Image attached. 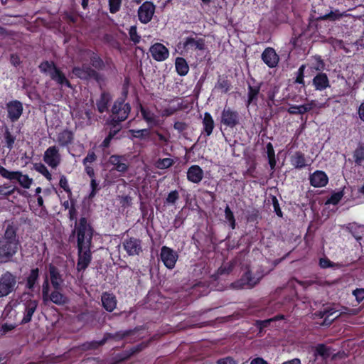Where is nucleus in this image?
<instances>
[{"mask_svg": "<svg viewBox=\"0 0 364 364\" xmlns=\"http://www.w3.org/2000/svg\"><path fill=\"white\" fill-rule=\"evenodd\" d=\"M250 364H268L265 360L261 358H257L253 359Z\"/></svg>", "mask_w": 364, "mask_h": 364, "instance_id": "64", "label": "nucleus"}, {"mask_svg": "<svg viewBox=\"0 0 364 364\" xmlns=\"http://www.w3.org/2000/svg\"><path fill=\"white\" fill-rule=\"evenodd\" d=\"M315 355L322 357L327 356L328 355V350L324 345H318L316 348Z\"/></svg>", "mask_w": 364, "mask_h": 364, "instance_id": "55", "label": "nucleus"}, {"mask_svg": "<svg viewBox=\"0 0 364 364\" xmlns=\"http://www.w3.org/2000/svg\"><path fill=\"white\" fill-rule=\"evenodd\" d=\"M353 157L356 164L362 165L364 161V149L363 147L356 149Z\"/></svg>", "mask_w": 364, "mask_h": 364, "instance_id": "46", "label": "nucleus"}, {"mask_svg": "<svg viewBox=\"0 0 364 364\" xmlns=\"http://www.w3.org/2000/svg\"><path fill=\"white\" fill-rule=\"evenodd\" d=\"M179 199V193L177 190L171 191L167 196L165 200V204L174 205Z\"/></svg>", "mask_w": 364, "mask_h": 364, "instance_id": "42", "label": "nucleus"}, {"mask_svg": "<svg viewBox=\"0 0 364 364\" xmlns=\"http://www.w3.org/2000/svg\"><path fill=\"white\" fill-rule=\"evenodd\" d=\"M112 95L109 92L104 91L96 101V107L99 113L102 114L108 110V107L112 101Z\"/></svg>", "mask_w": 364, "mask_h": 364, "instance_id": "25", "label": "nucleus"}, {"mask_svg": "<svg viewBox=\"0 0 364 364\" xmlns=\"http://www.w3.org/2000/svg\"><path fill=\"white\" fill-rule=\"evenodd\" d=\"M40 278V270L38 267L32 268L28 274L25 277V288L28 292H33L38 284Z\"/></svg>", "mask_w": 364, "mask_h": 364, "instance_id": "17", "label": "nucleus"}, {"mask_svg": "<svg viewBox=\"0 0 364 364\" xmlns=\"http://www.w3.org/2000/svg\"><path fill=\"white\" fill-rule=\"evenodd\" d=\"M306 105H311V109H321V108H323V107H326L327 106V104L326 102H324V103H321V102H318L316 101H314V100H311V102L306 103Z\"/></svg>", "mask_w": 364, "mask_h": 364, "instance_id": "59", "label": "nucleus"}, {"mask_svg": "<svg viewBox=\"0 0 364 364\" xmlns=\"http://www.w3.org/2000/svg\"><path fill=\"white\" fill-rule=\"evenodd\" d=\"M132 198L129 196H124L122 197L121 203L122 206H129L132 204Z\"/></svg>", "mask_w": 364, "mask_h": 364, "instance_id": "61", "label": "nucleus"}, {"mask_svg": "<svg viewBox=\"0 0 364 364\" xmlns=\"http://www.w3.org/2000/svg\"><path fill=\"white\" fill-rule=\"evenodd\" d=\"M310 183L316 188L324 187L328 181V178L325 172L316 171L309 176Z\"/></svg>", "mask_w": 364, "mask_h": 364, "instance_id": "22", "label": "nucleus"}, {"mask_svg": "<svg viewBox=\"0 0 364 364\" xmlns=\"http://www.w3.org/2000/svg\"><path fill=\"white\" fill-rule=\"evenodd\" d=\"M102 307L108 312H112L117 306L116 296L109 292H103L101 296Z\"/></svg>", "mask_w": 364, "mask_h": 364, "instance_id": "24", "label": "nucleus"}, {"mask_svg": "<svg viewBox=\"0 0 364 364\" xmlns=\"http://www.w3.org/2000/svg\"><path fill=\"white\" fill-rule=\"evenodd\" d=\"M105 343V340L103 337L100 341H92L84 343L82 345V348L85 350H96L104 346Z\"/></svg>", "mask_w": 364, "mask_h": 364, "instance_id": "38", "label": "nucleus"}, {"mask_svg": "<svg viewBox=\"0 0 364 364\" xmlns=\"http://www.w3.org/2000/svg\"><path fill=\"white\" fill-rule=\"evenodd\" d=\"M186 173L188 181L193 183H199L204 176L203 170L198 165L191 166Z\"/></svg>", "mask_w": 364, "mask_h": 364, "instance_id": "23", "label": "nucleus"}, {"mask_svg": "<svg viewBox=\"0 0 364 364\" xmlns=\"http://www.w3.org/2000/svg\"><path fill=\"white\" fill-rule=\"evenodd\" d=\"M174 161L171 158L159 159L156 161V167L160 169H165L171 167Z\"/></svg>", "mask_w": 364, "mask_h": 364, "instance_id": "43", "label": "nucleus"}, {"mask_svg": "<svg viewBox=\"0 0 364 364\" xmlns=\"http://www.w3.org/2000/svg\"><path fill=\"white\" fill-rule=\"evenodd\" d=\"M160 258L166 268L173 269L178 260V255L173 249L163 246L161 248Z\"/></svg>", "mask_w": 364, "mask_h": 364, "instance_id": "10", "label": "nucleus"}, {"mask_svg": "<svg viewBox=\"0 0 364 364\" xmlns=\"http://www.w3.org/2000/svg\"><path fill=\"white\" fill-rule=\"evenodd\" d=\"M85 173L91 178H93L95 176V171L92 166L90 165H84Z\"/></svg>", "mask_w": 364, "mask_h": 364, "instance_id": "60", "label": "nucleus"}, {"mask_svg": "<svg viewBox=\"0 0 364 364\" xmlns=\"http://www.w3.org/2000/svg\"><path fill=\"white\" fill-rule=\"evenodd\" d=\"M0 175L6 179L11 182L16 181L19 185L25 188H30L33 183V178H30L28 175L23 174L21 171H9L0 165Z\"/></svg>", "mask_w": 364, "mask_h": 364, "instance_id": "7", "label": "nucleus"}, {"mask_svg": "<svg viewBox=\"0 0 364 364\" xmlns=\"http://www.w3.org/2000/svg\"><path fill=\"white\" fill-rule=\"evenodd\" d=\"M97 160V155L95 151H89L87 156L82 160L83 165H90Z\"/></svg>", "mask_w": 364, "mask_h": 364, "instance_id": "51", "label": "nucleus"}, {"mask_svg": "<svg viewBox=\"0 0 364 364\" xmlns=\"http://www.w3.org/2000/svg\"><path fill=\"white\" fill-rule=\"evenodd\" d=\"M16 191L18 193H21V190L16 186H11L8 183L0 184V197L3 198H8L12 196Z\"/></svg>", "mask_w": 364, "mask_h": 364, "instance_id": "33", "label": "nucleus"}, {"mask_svg": "<svg viewBox=\"0 0 364 364\" xmlns=\"http://www.w3.org/2000/svg\"><path fill=\"white\" fill-rule=\"evenodd\" d=\"M59 186L61 188H63L68 193L69 198H72V195H73L72 191L69 186V184H68V180H67V178L65 177V176H64V175L60 176Z\"/></svg>", "mask_w": 364, "mask_h": 364, "instance_id": "44", "label": "nucleus"}, {"mask_svg": "<svg viewBox=\"0 0 364 364\" xmlns=\"http://www.w3.org/2000/svg\"><path fill=\"white\" fill-rule=\"evenodd\" d=\"M139 109L142 119L149 127H156L159 124V117L156 116L149 108L144 107L141 104H139Z\"/></svg>", "mask_w": 364, "mask_h": 364, "instance_id": "19", "label": "nucleus"}, {"mask_svg": "<svg viewBox=\"0 0 364 364\" xmlns=\"http://www.w3.org/2000/svg\"><path fill=\"white\" fill-rule=\"evenodd\" d=\"M42 73L50 76V79L60 86L72 87L70 82L67 79L65 73L56 66L53 61H43L38 66Z\"/></svg>", "mask_w": 364, "mask_h": 364, "instance_id": "4", "label": "nucleus"}, {"mask_svg": "<svg viewBox=\"0 0 364 364\" xmlns=\"http://www.w3.org/2000/svg\"><path fill=\"white\" fill-rule=\"evenodd\" d=\"M155 5L149 1L144 2L138 9V18L141 23L146 24L150 22L155 12Z\"/></svg>", "mask_w": 364, "mask_h": 364, "instance_id": "12", "label": "nucleus"}, {"mask_svg": "<svg viewBox=\"0 0 364 364\" xmlns=\"http://www.w3.org/2000/svg\"><path fill=\"white\" fill-rule=\"evenodd\" d=\"M313 161L310 159H306L305 155L301 151L295 152L290 158L291 164L298 169L303 168L307 166H310Z\"/></svg>", "mask_w": 364, "mask_h": 364, "instance_id": "20", "label": "nucleus"}, {"mask_svg": "<svg viewBox=\"0 0 364 364\" xmlns=\"http://www.w3.org/2000/svg\"><path fill=\"white\" fill-rule=\"evenodd\" d=\"M73 73L82 80L93 79L99 82L101 79L100 74L94 68L87 65H82L73 68Z\"/></svg>", "mask_w": 364, "mask_h": 364, "instance_id": "9", "label": "nucleus"}, {"mask_svg": "<svg viewBox=\"0 0 364 364\" xmlns=\"http://www.w3.org/2000/svg\"><path fill=\"white\" fill-rule=\"evenodd\" d=\"M60 289H54V290L49 294L48 300L53 304L61 306L68 304V299L66 296L60 291Z\"/></svg>", "mask_w": 364, "mask_h": 364, "instance_id": "31", "label": "nucleus"}, {"mask_svg": "<svg viewBox=\"0 0 364 364\" xmlns=\"http://www.w3.org/2000/svg\"><path fill=\"white\" fill-rule=\"evenodd\" d=\"M122 0H109V9L111 14H116L119 11Z\"/></svg>", "mask_w": 364, "mask_h": 364, "instance_id": "49", "label": "nucleus"}, {"mask_svg": "<svg viewBox=\"0 0 364 364\" xmlns=\"http://www.w3.org/2000/svg\"><path fill=\"white\" fill-rule=\"evenodd\" d=\"M188 127V125L186 123L183 122H176L173 124V128L177 130L179 133L183 132L185 131Z\"/></svg>", "mask_w": 364, "mask_h": 364, "instance_id": "56", "label": "nucleus"}, {"mask_svg": "<svg viewBox=\"0 0 364 364\" xmlns=\"http://www.w3.org/2000/svg\"><path fill=\"white\" fill-rule=\"evenodd\" d=\"M129 35L130 41L135 45L139 43L141 41V36L137 33V28L136 26H132L129 29Z\"/></svg>", "mask_w": 364, "mask_h": 364, "instance_id": "45", "label": "nucleus"}, {"mask_svg": "<svg viewBox=\"0 0 364 364\" xmlns=\"http://www.w3.org/2000/svg\"><path fill=\"white\" fill-rule=\"evenodd\" d=\"M74 140V133L68 129L59 132L57 136V141L62 146H68L71 144Z\"/></svg>", "mask_w": 364, "mask_h": 364, "instance_id": "28", "label": "nucleus"}, {"mask_svg": "<svg viewBox=\"0 0 364 364\" xmlns=\"http://www.w3.org/2000/svg\"><path fill=\"white\" fill-rule=\"evenodd\" d=\"M176 71L180 76H185L189 71V66L186 60L182 57H177L175 60Z\"/></svg>", "mask_w": 364, "mask_h": 364, "instance_id": "32", "label": "nucleus"}, {"mask_svg": "<svg viewBox=\"0 0 364 364\" xmlns=\"http://www.w3.org/2000/svg\"><path fill=\"white\" fill-rule=\"evenodd\" d=\"M342 197V192L335 193L328 199L326 203L336 205L341 200Z\"/></svg>", "mask_w": 364, "mask_h": 364, "instance_id": "52", "label": "nucleus"}, {"mask_svg": "<svg viewBox=\"0 0 364 364\" xmlns=\"http://www.w3.org/2000/svg\"><path fill=\"white\" fill-rule=\"evenodd\" d=\"M347 16H348V14L346 12H340L338 10H335L331 11L330 13L321 16L320 18L322 20L330 19L332 21H336Z\"/></svg>", "mask_w": 364, "mask_h": 364, "instance_id": "39", "label": "nucleus"}, {"mask_svg": "<svg viewBox=\"0 0 364 364\" xmlns=\"http://www.w3.org/2000/svg\"><path fill=\"white\" fill-rule=\"evenodd\" d=\"M4 139L5 143L4 146L9 150H11L14 146V143L16 138L15 135L11 134L7 127H6L4 132Z\"/></svg>", "mask_w": 364, "mask_h": 364, "instance_id": "37", "label": "nucleus"}, {"mask_svg": "<svg viewBox=\"0 0 364 364\" xmlns=\"http://www.w3.org/2000/svg\"><path fill=\"white\" fill-rule=\"evenodd\" d=\"M353 294L355 296L356 300L360 302L364 299V289H356L353 291Z\"/></svg>", "mask_w": 364, "mask_h": 364, "instance_id": "57", "label": "nucleus"}, {"mask_svg": "<svg viewBox=\"0 0 364 364\" xmlns=\"http://www.w3.org/2000/svg\"><path fill=\"white\" fill-rule=\"evenodd\" d=\"M18 228L12 224L7 225L4 234L0 237V262L6 263L12 259L21 246Z\"/></svg>", "mask_w": 364, "mask_h": 364, "instance_id": "2", "label": "nucleus"}, {"mask_svg": "<svg viewBox=\"0 0 364 364\" xmlns=\"http://www.w3.org/2000/svg\"><path fill=\"white\" fill-rule=\"evenodd\" d=\"M316 90H323L329 86L328 79L326 74H318L313 80Z\"/></svg>", "mask_w": 364, "mask_h": 364, "instance_id": "35", "label": "nucleus"}, {"mask_svg": "<svg viewBox=\"0 0 364 364\" xmlns=\"http://www.w3.org/2000/svg\"><path fill=\"white\" fill-rule=\"evenodd\" d=\"M18 304L23 314L20 323L26 324L29 323L38 308V301L33 299V293L23 291L18 298Z\"/></svg>", "mask_w": 364, "mask_h": 364, "instance_id": "3", "label": "nucleus"}, {"mask_svg": "<svg viewBox=\"0 0 364 364\" xmlns=\"http://www.w3.org/2000/svg\"><path fill=\"white\" fill-rule=\"evenodd\" d=\"M109 162L113 165V169L118 172L124 173L129 168V165L125 156L117 154L112 155L109 158Z\"/></svg>", "mask_w": 364, "mask_h": 364, "instance_id": "21", "label": "nucleus"}, {"mask_svg": "<svg viewBox=\"0 0 364 364\" xmlns=\"http://www.w3.org/2000/svg\"><path fill=\"white\" fill-rule=\"evenodd\" d=\"M76 235L77 247V270L85 271L92 261L91 246L94 228L85 217H81L72 232Z\"/></svg>", "mask_w": 364, "mask_h": 364, "instance_id": "1", "label": "nucleus"}, {"mask_svg": "<svg viewBox=\"0 0 364 364\" xmlns=\"http://www.w3.org/2000/svg\"><path fill=\"white\" fill-rule=\"evenodd\" d=\"M49 291H50V285L48 278L46 277L45 280L43 281V285H42V297L43 301H47L48 300L49 296Z\"/></svg>", "mask_w": 364, "mask_h": 364, "instance_id": "50", "label": "nucleus"}, {"mask_svg": "<svg viewBox=\"0 0 364 364\" xmlns=\"http://www.w3.org/2000/svg\"><path fill=\"white\" fill-rule=\"evenodd\" d=\"M70 208H69V219L70 220H75V225L79 223L77 221V210L75 208V200L70 198Z\"/></svg>", "mask_w": 364, "mask_h": 364, "instance_id": "48", "label": "nucleus"}, {"mask_svg": "<svg viewBox=\"0 0 364 364\" xmlns=\"http://www.w3.org/2000/svg\"><path fill=\"white\" fill-rule=\"evenodd\" d=\"M319 265L322 268H328L333 267L335 264L327 258H321L319 261Z\"/></svg>", "mask_w": 364, "mask_h": 364, "instance_id": "58", "label": "nucleus"}, {"mask_svg": "<svg viewBox=\"0 0 364 364\" xmlns=\"http://www.w3.org/2000/svg\"><path fill=\"white\" fill-rule=\"evenodd\" d=\"M202 123L203 126V132L206 136H210L214 129L215 123L209 112H205Z\"/></svg>", "mask_w": 364, "mask_h": 364, "instance_id": "34", "label": "nucleus"}, {"mask_svg": "<svg viewBox=\"0 0 364 364\" xmlns=\"http://www.w3.org/2000/svg\"><path fill=\"white\" fill-rule=\"evenodd\" d=\"M215 90L220 92L221 93L228 92V80L220 77L215 86Z\"/></svg>", "mask_w": 364, "mask_h": 364, "instance_id": "47", "label": "nucleus"}, {"mask_svg": "<svg viewBox=\"0 0 364 364\" xmlns=\"http://www.w3.org/2000/svg\"><path fill=\"white\" fill-rule=\"evenodd\" d=\"M358 114L360 120L364 122V102L360 105L358 110Z\"/></svg>", "mask_w": 364, "mask_h": 364, "instance_id": "63", "label": "nucleus"}, {"mask_svg": "<svg viewBox=\"0 0 364 364\" xmlns=\"http://www.w3.org/2000/svg\"><path fill=\"white\" fill-rule=\"evenodd\" d=\"M311 105H290L288 109V112L292 114H303L311 110Z\"/></svg>", "mask_w": 364, "mask_h": 364, "instance_id": "36", "label": "nucleus"}, {"mask_svg": "<svg viewBox=\"0 0 364 364\" xmlns=\"http://www.w3.org/2000/svg\"><path fill=\"white\" fill-rule=\"evenodd\" d=\"M17 278L9 271L0 275V298L6 297L16 289Z\"/></svg>", "mask_w": 364, "mask_h": 364, "instance_id": "8", "label": "nucleus"}, {"mask_svg": "<svg viewBox=\"0 0 364 364\" xmlns=\"http://www.w3.org/2000/svg\"><path fill=\"white\" fill-rule=\"evenodd\" d=\"M7 117L11 122L18 120L23 114V107L21 102L17 100L9 101L6 105Z\"/></svg>", "mask_w": 364, "mask_h": 364, "instance_id": "13", "label": "nucleus"}, {"mask_svg": "<svg viewBox=\"0 0 364 364\" xmlns=\"http://www.w3.org/2000/svg\"><path fill=\"white\" fill-rule=\"evenodd\" d=\"M129 132L132 137L139 139H144L148 137L150 134V132L148 129H130Z\"/></svg>", "mask_w": 364, "mask_h": 364, "instance_id": "40", "label": "nucleus"}, {"mask_svg": "<svg viewBox=\"0 0 364 364\" xmlns=\"http://www.w3.org/2000/svg\"><path fill=\"white\" fill-rule=\"evenodd\" d=\"M259 93V88L249 87V92H248V103L250 104L255 100H256L257 96Z\"/></svg>", "mask_w": 364, "mask_h": 364, "instance_id": "53", "label": "nucleus"}, {"mask_svg": "<svg viewBox=\"0 0 364 364\" xmlns=\"http://www.w3.org/2000/svg\"><path fill=\"white\" fill-rule=\"evenodd\" d=\"M84 52L89 56L91 65L95 70H102L105 69V63L96 52L90 49H85Z\"/></svg>", "mask_w": 364, "mask_h": 364, "instance_id": "27", "label": "nucleus"}, {"mask_svg": "<svg viewBox=\"0 0 364 364\" xmlns=\"http://www.w3.org/2000/svg\"><path fill=\"white\" fill-rule=\"evenodd\" d=\"M142 326H136L133 329H129L125 331H119L114 333H105L104 338L105 340V343H107L109 340H114L115 341H120L124 340L126 338L134 336L138 331L142 330Z\"/></svg>", "mask_w": 364, "mask_h": 364, "instance_id": "15", "label": "nucleus"}, {"mask_svg": "<svg viewBox=\"0 0 364 364\" xmlns=\"http://www.w3.org/2000/svg\"><path fill=\"white\" fill-rule=\"evenodd\" d=\"M35 170L38 173H41L48 181L52 180V175L47 168V167L42 163L36 164Z\"/></svg>", "mask_w": 364, "mask_h": 364, "instance_id": "41", "label": "nucleus"}, {"mask_svg": "<svg viewBox=\"0 0 364 364\" xmlns=\"http://www.w3.org/2000/svg\"><path fill=\"white\" fill-rule=\"evenodd\" d=\"M268 159L271 168L274 169L276 164V160L274 158V151L270 144L268 145Z\"/></svg>", "mask_w": 364, "mask_h": 364, "instance_id": "54", "label": "nucleus"}, {"mask_svg": "<svg viewBox=\"0 0 364 364\" xmlns=\"http://www.w3.org/2000/svg\"><path fill=\"white\" fill-rule=\"evenodd\" d=\"M123 247L129 256L139 255L142 252L141 240L134 237H129L122 242Z\"/></svg>", "mask_w": 364, "mask_h": 364, "instance_id": "14", "label": "nucleus"}, {"mask_svg": "<svg viewBox=\"0 0 364 364\" xmlns=\"http://www.w3.org/2000/svg\"><path fill=\"white\" fill-rule=\"evenodd\" d=\"M146 347V344L144 343H141L136 346L132 347L129 350L124 351L121 355H118V360L117 363H121L127 360L132 355L141 352Z\"/></svg>", "mask_w": 364, "mask_h": 364, "instance_id": "30", "label": "nucleus"}, {"mask_svg": "<svg viewBox=\"0 0 364 364\" xmlns=\"http://www.w3.org/2000/svg\"><path fill=\"white\" fill-rule=\"evenodd\" d=\"M304 69H305V65H302L299 69V75L297 77V79H296V82L298 83H300V84L304 83L303 75H304Z\"/></svg>", "mask_w": 364, "mask_h": 364, "instance_id": "62", "label": "nucleus"}, {"mask_svg": "<svg viewBox=\"0 0 364 364\" xmlns=\"http://www.w3.org/2000/svg\"><path fill=\"white\" fill-rule=\"evenodd\" d=\"M262 59L269 68H272L278 65L279 58L274 49L269 47L262 53Z\"/></svg>", "mask_w": 364, "mask_h": 364, "instance_id": "18", "label": "nucleus"}, {"mask_svg": "<svg viewBox=\"0 0 364 364\" xmlns=\"http://www.w3.org/2000/svg\"><path fill=\"white\" fill-rule=\"evenodd\" d=\"M44 162L50 167L55 168L61 161L59 149L56 146L48 147L43 154Z\"/></svg>", "mask_w": 364, "mask_h": 364, "instance_id": "11", "label": "nucleus"}, {"mask_svg": "<svg viewBox=\"0 0 364 364\" xmlns=\"http://www.w3.org/2000/svg\"><path fill=\"white\" fill-rule=\"evenodd\" d=\"M149 52L152 58L156 61H164L169 57L168 49L161 43H155L150 48Z\"/></svg>", "mask_w": 364, "mask_h": 364, "instance_id": "16", "label": "nucleus"}, {"mask_svg": "<svg viewBox=\"0 0 364 364\" xmlns=\"http://www.w3.org/2000/svg\"><path fill=\"white\" fill-rule=\"evenodd\" d=\"M267 274L264 269L252 267L244 273L241 279L232 284L235 288L250 289L259 283L261 279Z\"/></svg>", "mask_w": 364, "mask_h": 364, "instance_id": "5", "label": "nucleus"}, {"mask_svg": "<svg viewBox=\"0 0 364 364\" xmlns=\"http://www.w3.org/2000/svg\"><path fill=\"white\" fill-rule=\"evenodd\" d=\"M183 48L186 51L189 50H203L205 49V40L203 38L196 40L193 37H187L183 42Z\"/></svg>", "mask_w": 364, "mask_h": 364, "instance_id": "26", "label": "nucleus"}, {"mask_svg": "<svg viewBox=\"0 0 364 364\" xmlns=\"http://www.w3.org/2000/svg\"><path fill=\"white\" fill-rule=\"evenodd\" d=\"M130 111V105L129 103H125L124 98H118L114 101L111 109V124L114 127L119 125L121 122L125 121L128 118Z\"/></svg>", "mask_w": 364, "mask_h": 364, "instance_id": "6", "label": "nucleus"}, {"mask_svg": "<svg viewBox=\"0 0 364 364\" xmlns=\"http://www.w3.org/2000/svg\"><path fill=\"white\" fill-rule=\"evenodd\" d=\"M50 282L53 289H60L63 280L58 269L53 264L49 265Z\"/></svg>", "mask_w": 364, "mask_h": 364, "instance_id": "29", "label": "nucleus"}]
</instances>
